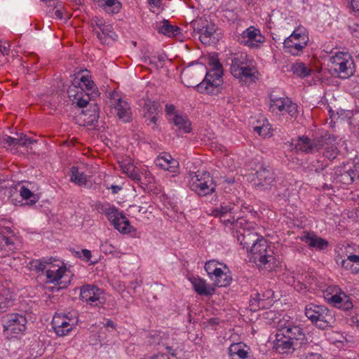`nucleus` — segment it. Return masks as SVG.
<instances>
[{
  "label": "nucleus",
  "mask_w": 359,
  "mask_h": 359,
  "mask_svg": "<svg viewBox=\"0 0 359 359\" xmlns=\"http://www.w3.org/2000/svg\"><path fill=\"white\" fill-rule=\"evenodd\" d=\"M255 263L259 267L265 266L271 269L275 264L273 251L269 247L267 241L263 237L257 241L249 249Z\"/></svg>",
  "instance_id": "obj_3"
},
{
  "label": "nucleus",
  "mask_w": 359,
  "mask_h": 359,
  "mask_svg": "<svg viewBox=\"0 0 359 359\" xmlns=\"http://www.w3.org/2000/svg\"><path fill=\"white\" fill-rule=\"evenodd\" d=\"M222 69H211L207 72L204 79L196 85L197 91L201 93L216 94L222 82Z\"/></svg>",
  "instance_id": "obj_8"
},
{
  "label": "nucleus",
  "mask_w": 359,
  "mask_h": 359,
  "mask_svg": "<svg viewBox=\"0 0 359 359\" xmlns=\"http://www.w3.org/2000/svg\"><path fill=\"white\" fill-rule=\"evenodd\" d=\"M264 41V36H262L260 33V31L256 36V38L253 40L252 42H250L251 48H258L261 43Z\"/></svg>",
  "instance_id": "obj_56"
},
{
  "label": "nucleus",
  "mask_w": 359,
  "mask_h": 359,
  "mask_svg": "<svg viewBox=\"0 0 359 359\" xmlns=\"http://www.w3.org/2000/svg\"><path fill=\"white\" fill-rule=\"evenodd\" d=\"M309 36L304 27H298L284 40L285 52L292 55H299L302 50L307 46Z\"/></svg>",
  "instance_id": "obj_7"
},
{
  "label": "nucleus",
  "mask_w": 359,
  "mask_h": 359,
  "mask_svg": "<svg viewBox=\"0 0 359 359\" xmlns=\"http://www.w3.org/2000/svg\"><path fill=\"white\" fill-rule=\"evenodd\" d=\"M160 104L155 101L147 100L144 105V109L147 116L158 115V107Z\"/></svg>",
  "instance_id": "obj_46"
},
{
  "label": "nucleus",
  "mask_w": 359,
  "mask_h": 359,
  "mask_svg": "<svg viewBox=\"0 0 359 359\" xmlns=\"http://www.w3.org/2000/svg\"><path fill=\"white\" fill-rule=\"evenodd\" d=\"M191 180L193 182L190 184V189L200 196L210 194L215 191V184L208 172L202 175L195 172Z\"/></svg>",
  "instance_id": "obj_9"
},
{
  "label": "nucleus",
  "mask_w": 359,
  "mask_h": 359,
  "mask_svg": "<svg viewBox=\"0 0 359 359\" xmlns=\"http://www.w3.org/2000/svg\"><path fill=\"white\" fill-rule=\"evenodd\" d=\"M94 99L85 93L84 91H77L74 95V99H72V100L73 103H76L79 108H84L88 106L90 107V104L93 105V104H89V101Z\"/></svg>",
  "instance_id": "obj_35"
},
{
  "label": "nucleus",
  "mask_w": 359,
  "mask_h": 359,
  "mask_svg": "<svg viewBox=\"0 0 359 359\" xmlns=\"http://www.w3.org/2000/svg\"><path fill=\"white\" fill-rule=\"evenodd\" d=\"M194 32L199 34L200 41L205 45L215 43L218 39L215 36L217 25L211 20L200 18L191 22Z\"/></svg>",
  "instance_id": "obj_5"
},
{
  "label": "nucleus",
  "mask_w": 359,
  "mask_h": 359,
  "mask_svg": "<svg viewBox=\"0 0 359 359\" xmlns=\"http://www.w3.org/2000/svg\"><path fill=\"white\" fill-rule=\"evenodd\" d=\"M100 250L105 254L113 253L115 251V248L111 244L106 241L104 243L101 244Z\"/></svg>",
  "instance_id": "obj_57"
},
{
  "label": "nucleus",
  "mask_w": 359,
  "mask_h": 359,
  "mask_svg": "<svg viewBox=\"0 0 359 359\" xmlns=\"http://www.w3.org/2000/svg\"><path fill=\"white\" fill-rule=\"evenodd\" d=\"M43 353V348L41 345L40 342L36 341L33 343L29 348V357L32 358H36L39 356H41Z\"/></svg>",
  "instance_id": "obj_48"
},
{
  "label": "nucleus",
  "mask_w": 359,
  "mask_h": 359,
  "mask_svg": "<svg viewBox=\"0 0 359 359\" xmlns=\"http://www.w3.org/2000/svg\"><path fill=\"white\" fill-rule=\"evenodd\" d=\"M159 33H162L170 37L176 36L181 34V29L177 26L172 25L168 20H164L163 25L157 27Z\"/></svg>",
  "instance_id": "obj_28"
},
{
  "label": "nucleus",
  "mask_w": 359,
  "mask_h": 359,
  "mask_svg": "<svg viewBox=\"0 0 359 359\" xmlns=\"http://www.w3.org/2000/svg\"><path fill=\"white\" fill-rule=\"evenodd\" d=\"M145 117V122L149 126L151 124H154L153 129H156V122L158 120V116L157 115H152V116H147V114L144 115Z\"/></svg>",
  "instance_id": "obj_58"
},
{
  "label": "nucleus",
  "mask_w": 359,
  "mask_h": 359,
  "mask_svg": "<svg viewBox=\"0 0 359 359\" xmlns=\"http://www.w3.org/2000/svg\"><path fill=\"white\" fill-rule=\"evenodd\" d=\"M332 71L341 79H348L355 72L353 60L348 53L339 52L330 59Z\"/></svg>",
  "instance_id": "obj_6"
},
{
  "label": "nucleus",
  "mask_w": 359,
  "mask_h": 359,
  "mask_svg": "<svg viewBox=\"0 0 359 359\" xmlns=\"http://www.w3.org/2000/svg\"><path fill=\"white\" fill-rule=\"evenodd\" d=\"M13 295L8 289H2L0 292V313L13 305Z\"/></svg>",
  "instance_id": "obj_32"
},
{
  "label": "nucleus",
  "mask_w": 359,
  "mask_h": 359,
  "mask_svg": "<svg viewBox=\"0 0 359 359\" xmlns=\"http://www.w3.org/2000/svg\"><path fill=\"white\" fill-rule=\"evenodd\" d=\"M259 32V29H255L254 27H250L243 32L242 39H243V41H241V43L250 47V42L253 41Z\"/></svg>",
  "instance_id": "obj_41"
},
{
  "label": "nucleus",
  "mask_w": 359,
  "mask_h": 359,
  "mask_svg": "<svg viewBox=\"0 0 359 359\" xmlns=\"http://www.w3.org/2000/svg\"><path fill=\"white\" fill-rule=\"evenodd\" d=\"M231 61L230 72L232 75L236 74L237 72L241 71V68L246 65V63L250 60L248 59V55L245 53H235L231 57L229 58Z\"/></svg>",
  "instance_id": "obj_21"
},
{
  "label": "nucleus",
  "mask_w": 359,
  "mask_h": 359,
  "mask_svg": "<svg viewBox=\"0 0 359 359\" xmlns=\"http://www.w3.org/2000/svg\"><path fill=\"white\" fill-rule=\"evenodd\" d=\"M339 173L336 172V174L337 175V180L339 182L347 185L353 183L356 176V170L350 169L349 170L344 172H341V170H339Z\"/></svg>",
  "instance_id": "obj_38"
},
{
  "label": "nucleus",
  "mask_w": 359,
  "mask_h": 359,
  "mask_svg": "<svg viewBox=\"0 0 359 359\" xmlns=\"http://www.w3.org/2000/svg\"><path fill=\"white\" fill-rule=\"evenodd\" d=\"M57 269H48L46 271V276L47 283H53L55 285H57V291H58L61 288H65L67 287V283L62 285V281L61 279L63 278L64 274L66 271L65 267L59 266L57 265Z\"/></svg>",
  "instance_id": "obj_19"
},
{
  "label": "nucleus",
  "mask_w": 359,
  "mask_h": 359,
  "mask_svg": "<svg viewBox=\"0 0 359 359\" xmlns=\"http://www.w3.org/2000/svg\"><path fill=\"white\" fill-rule=\"evenodd\" d=\"M335 262L338 266H340L344 269L353 273V264L349 261L348 257L346 259H343L342 257L339 255L336 257Z\"/></svg>",
  "instance_id": "obj_49"
},
{
  "label": "nucleus",
  "mask_w": 359,
  "mask_h": 359,
  "mask_svg": "<svg viewBox=\"0 0 359 359\" xmlns=\"http://www.w3.org/2000/svg\"><path fill=\"white\" fill-rule=\"evenodd\" d=\"M155 164L156 166L163 169L167 170L168 163L165 162V160H163L161 156H158L156 159L155 160Z\"/></svg>",
  "instance_id": "obj_61"
},
{
  "label": "nucleus",
  "mask_w": 359,
  "mask_h": 359,
  "mask_svg": "<svg viewBox=\"0 0 359 359\" xmlns=\"http://www.w3.org/2000/svg\"><path fill=\"white\" fill-rule=\"evenodd\" d=\"M15 250L16 245L13 239L0 233V251L2 252L1 255L6 256L13 253Z\"/></svg>",
  "instance_id": "obj_26"
},
{
  "label": "nucleus",
  "mask_w": 359,
  "mask_h": 359,
  "mask_svg": "<svg viewBox=\"0 0 359 359\" xmlns=\"http://www.w3.org/2000/svg\"><path fill=\"white\" fill-rule=\"evenodd\" d=\"M81 114L85 116L83 118V125L93 126L95 129L99 130L100 128L99 123L100 108L97 104H90V108L82 109Z\"/></svg>",
  "instance_id": "obj_18"
},
{
  "label": "nucleus",
  "mask_w": 359,
  "mask_h": 359,
  "mask_svg": "<svg viewBox=\"0 0 359 359\" xmlns=\"http://www.w3.org/2000/svg\"><path fill=\"white\" fill-rule=\"evenodd\" d=\"M175 126L177 127L176 133L177 136H182L183 134L189 133L191 131V123L185 116L175 114L172 118Z\"/></svg>",
  "instance_id": "obj_22"
},
{
  "label": "nucleus",
  "mask_w": 359,
  "mask_h": 359,
  "mask_svg": "<svg viewBox=\"0 0 359 359\" xmlns=\"http://www.w3.org/2000/svg\"><path fill=\"white\" fill-rule=\"evenodd\" d=\"M20 194L23 199H29V204L30 205L35 204L39 199L36 195L34 194L28 188L25 187V186H22L20 188Z\"/></svg>",
  "instance_id": "obj_45"
},
{
  "label": "nucleus",
  "mask_w": 359,
  "mask_h": 359,
  "mask_svg": "<svg viewBox=\"0 0 359 359\" xmlns=\"http://www.w3.org/2000/svg\"><path fill=\"white\" fill-rule=\"evenodd\" d=\"M52 258L45 259L39 260H33L30 262V266L32 269L36 270L37 272H43L48 264H52Z\"/></svg>",
  "instance_id": "obj_42"
},
{
  "label": "nucleus",
  "mask_w": 359,
  "mask_h": 359,
  "mask_svg": "<svg viewBox=\"0 0 359 359\" xmlns=\"http://www.w3.org/2000/svg\"><path fill=\"white\" fill-rule=\"evenodd\" d=\"M27 323L25 315L18 313H8L1 318L4 330L8 334H22Z\"/></svg>",
  "instance_id": "obj_10"
},
{
  "label": "nucleus",
  "mask_w": 359,
  "mask_h": 359,
  "mask_svg": "<svg viewBox=\"0 0 359 359\" xmlns=\"http://www.w3.org/2000/svg\"><path fill=\"white\" fill-rule=\"evenodd\" d=\"M292 70L294 74L301 77L305 78L311 75L313 70L308 67L303 62H296L292 65Z\"/></svg>",
  "instance_id": "obj_37"
},
{
  "label": "nucleus",
  "mask_w": 359,
  "mask_h": 359,
  "mask_svg": "<svg viewBox=\"0 0 359 359\" xmlns=\"http://www.w3.org/2000/svg\"><path fill=\"white\" fill-rule=\"evenodd\" d=\"M10 49V44L8 42H5L4 45L0 44V53L3 55H8Z\"/></svg>",
  "instance_id": "obj_64"
},
{
  "label": "nucleus",
  "mask_w": 359,
  "mask_h": 359,
  "mask_svg": "<svg viewBox=\"0 0 359 359\" xmlns=\"http://www.w3.org/2000/svg\"><path fill=\"white\" fill-rule=\"evenodd\" d=\"M299 277L303 281L304 284L306 286L308 290L314 289V286H316V278H315L314 276H313L311 273H306L304 274H302Z\"/></svg>",
  "instance_id": "obj_47"
},
{
  "label": "nucleus",
  "mask_w": 359,
  "mask_h": 359,
  "mask_svg": "<svg viewBox=\"0 0 359 359\" xmlns=\"http://www.w3.org/2000/svg\"><path fill=\"white\" fill-rule=\"evenodd\" d=\"M179 168V163L175 159L171 160V161L168 165V168L166 170H168L170 172H177Z\"/></svg>",
  "instance_id": "obj_59"
},
{
  "label": "nucleus",
  "mask_w": 359,
  "mask_h": 359,
  "mask_svg": "<svg viewBox=\"0 0 359 359\" xmlns=\"http://www.w3.org/2000/svg\"><path fill=\"white\" fill-rule=\"evenodd\" d=\"M205 269L210 276L216 274V270H219L220 268H217L214 262H208L205 264Z\"/></svg>",
  "instance_id": "obj_53"
},
{
  "label": "nucleus",
  "mask_w": 359,
  "mask_h": 359,
  "mask_svg": "<svg viewBox=\"0 0 359 359\" xmlns=\"http://www.w3.org/2000/svg\"><path fill=\"white\" fill-rule=\"evenodd\" d=\"M65 320V318L61 317V316H54L52 325L53 330L55 332V334L58 337H64L65 336V332H64V330L61 329L62 324L63 323V321Z\"/></svg>",
  "instance_id": "obj_44"
},
{
  "label": "nucleus",
  "mask_w": 359,
  "mask_h": 359,
  "mask_svg": "<svg viewBox=\"0 0 359 359\" xmlns=\"http://www.w3.org/2000/svg\"><path fill=\"white\" fill-rule=\"evenodd\" d=\"M123 172L126 173L132 180L138 184H142L141 177L139 174V170L133 164H124L121 165Z\"/></svg>",
  "instance_id": "obj_33"
},
{
  "label": "nucleus",
  "mask_w": 359,
  "mask_h": 359,
  "mask_svg": "<svg viewBox=\"0 0 359 359\" xmlns=\"http://www.w3.org/2000/svg\"><path fill=\"white\" fill-rule=\"evenodd\" d=\"M229 359H246L248 354L241 343L231 344L229 348Z\"/></svg>",
  "instance_id": "obj_29"
},
{
  "label": "nucleus",
  "mask_w": 359,
  "mask_h": 359,
  "mask_svg": "<svg viewBox=\"0 0 359 359\" xmlns=\"http://www.w3.org/2000/svg\"><path fill=\"white\" fill-rule=\"evenodd\" d=\"M241 71L237 72L236 74L233 76L239 80L242 84L255 82L257 79L256 74L257 70L254 67L252 61L250 60L246 63V65L241 67Z\"/></svg>",
  "instance_id": "obj_17"
},
{
  "label": "nucleus",
  "mask_w": 359,
  "mask_h": 359,
  "mask_svg": "<svg viewBox=\"0 0 359 359\" xmlns=\"http://www.w3.org/2000/svg\"><path fill=\"white\" fill-rule=\"evenodd\" d=\"M115 109L119 120L124 123L132 121V112L129 104L122 99H118L115 103Z\"/></svg>",
  "instance_id": "obj_20"
},
{
  "label": "nucleus",
  "mask_w": 359,
  "mask_h": 359,
  "mask_svg": "<svg viewBox=\"0 0 359 359\" xmlns=\"http://www.w3.org/2000/svg\"><path fill=\"white\" fill-rule=\"evenodd\" d=\"M348 29L353 36L359 38V22H353L350 23Z\"/></svg>",
  "instance_id": "obj_54"
},
{
  "label": "nucleus",
  "mask_w": 359,
  "mask_h": 359,
  "mask_svg": "<svg viewBox=\"0 0 359 359\" xmlns=\"http://www.w3.org/2000/svg\"><path fill=\"white\" fill-rule=\"evenodd\" d=\"M278 331L285 335L290 340L298 342L300 346L307 344V339L303 329L299 325H293L291 323L278 322Z\"/></svg>",
  "instance_id": "obj_13"
},
{
  "label": "nucleus",
  "mask_w": 359,
  "mask_h": 359,
  "mask_svg": "<svg viewBox=\"0 0 359 359\" xmlns=\"http://www.w3.org/2000/svg\"><path fill=\"white\" fill-rule=\"evenodd\" d=\"M330 302L334 306L341 309L345 311H349L353 307V304L350 298L344 293L332 295L330 299Z\"/></svg>",
  "instance_id": "obj_23"
},
{
  "label": "nucleus",
  "mask_w": 359,
  "mask_h": 359,
  "mask_svg": "<svg viewBox=\"0 0 359 359\" xmlns=\"http://www.w3.org/2000/svg\"><path fill=\"white\" fill-rule=\"evenodd\" d=\"M81 81L83 88L85 87L87 93L92 98H96L99 96L100 93L97 86H95L93 81L88 77V75H82Z\"/></svg>",
  "instance_id": "obj_27"
},
{
  "label": "nucleus",
  "mask_w": 359,
  "mask_h": 359,
  "mask_svg": "<svg viewBox=\"0 0 359 359\" xmlns=\"http://www.w3.org/2000/svg\"><path fill=\"white\" fill-rule=\"evenodd\" d=\"M100 42L103 44L107 43V38L114 39L115 33L112 30L111 25H104L100 30L95 31V34Z\"/></svg>",
  "instance_id": "obj_30"
},
{
  "label": "nucleus",
  "mask_w": 359,
  "mask_h": 359,
  "mask_svg": "<svg viewBox=\"0 0 359 359\" xmlns=\"http://www.w3.org/2000/svg\"><path fill=\"white\" fill-rule=\"evenodd\" d=\"M294 287L296 290L299 292H302L303 290H308V288L304 284L303 281L299 276L297 278V280H294Z\"/></svg>",
  "instance_id": "obj_55"
},
{
  "label": "nucleus",
  "mask_w": 359,
  "mask_h": 359,
  "mask_svg": "<svg viewBox=\"0 0 359 359\" xmlns=\"http://www.w3.org/2000/svg\"><path fill=\"white\" fill-rule=\"evenodd\" d=\"M100 212L104 213L108 220L111 222L116 229L122 233H129L135 231V229L130 225V221L120 212L114 205L102 204L99 208Z\"/></svg>",
  "instance_id": "obj_4"
},
{
  "label": "nucleus",
  "mask_w": 359,
  "mask_h": 359,
  "mask_svg": "<svg viewBox=\"0 0 359 359\" xmlns=\"http://www.w3.org/2000/svg\"><path fill=\"white\" fill-rule=\"evenodd\" d=\"M72 87L74 88L75 89L80 88L81 91H84V89L83 88L82 86V81H81V77L80 79L75 78L73 81Z\"/></svg>",
  "instance_id": "obj_62"
},
{
  "label": "nucleus",
  "mask_w": 359,
  "mask_h": 359,
  "mask_svg": "<svg viewBox=\"0 0 359 359\" xmlns=\"http://www.w3.org/2000/svg\"><path fill=\"white\" fill-rule=\"evenodd\" d=\"M105 24L106 23L104 22V20L102 19L99 18L98 17H96V16L93 18L92 22H91V27L93 28V32L95 34V31H97L96 29V28H98L99 30H100Z\"/></svg>",
  "instance_id": "obj_52"
},
{
  "label": "nucleus",
  "mask_w": 359,
  "mask_h": 359,
  "mask_svg": "<svg viewBox=\"0 0 359 359\" xmlns=\"http://www.w3.org/2000/svg\"><path fill=\"white\" fill-rule=\"evenodd\" d=\"M326 136L321 135L313 139L307 136L299 137L297 142L294 144L293 149L307 154L318 151L325 143ZM293 146V144H292Z\"/></svg>",
  "instance_id": "obj_12"
},
{
  "label": "nucleus",
  "mask_w": 359,
  "mask_h": 359,
  "mask_svg": "<svg viewBox=\"0 0 359 359\" xmlns=\"http://www.w3.org/2000/svg\"><path fill=\"white\" fill-rule=\"evenodd\" d=\"M70 180L79 186H86L87 184V176L83 172H80L76 166L71 168Z\"/></svg>",
  "instance_id": "obj_31"
},
{
  "label": "nucleus",
  "mask_w": 359,
  "mask_h": 359,
  "mask_svg": "<svg viewBox=\"0 0 359 359\" xmlns=\"http://www.w3.org/2000/svg\"><path fill=\"white\" fill-rule=\"evenodd\" d=\"M304 313L311 323L320 330L332 327L335 322L332 311L324 306L310 303L305 306Z\"/></svg>",
  "instance_id": "obj_2"
},
{
  "label": "nucleus",
  "mask_w": 359,
  "mask_h": 359,
  "mask_svg": "<svg viewBox=\"0 0 359 359\" xmlns=\"http://www.w3.org/2000/svg\"><path fill=\"white\" fill-rule=\"evenodd\" d=\"M0 144L4 148H11L20 146L18 137H10L7 135H4L0 137Z\"/></svg>",
  "instance_id": "obj_43"
},
{
  "label": "nucleus",
  "mask_w": 359,
  "mask_h": 359,
  "mask_svg": "<svg viewBox=\"0 0 359 359\" xmlns=\"http://www.w3.org/2000/svg\"><path fill=\"white\" fill-rule=\"evenodd\" d=\"M99 6L107 13L114 14L120 11L121 4L118 0H104V3L99 4Z\"/></svg>",
  "instance_id": "obj_36"
},
{
  "label": "nucleus",
  "mask_w": 359,
  "mask_h": 359,
  "mask_svg": "<svg viewBox=\"0 0 359 359\" xmlns=\"http://www.w3.org/2000/svg\"><path fill=\"white\" fill-rule=\"evenodd\" d=\"M78 319H69V321L65 319L60 327L61 329L64 330L65 336L67 335L70 331L72 330L74 326L77 323Z\"/></svg>",
  "instance_id": "obj_50"
},
{
  "label": "nucleus",
  "mask_w": 359,
  "mask_h": 359,
  "mask_svg": "<svg viewBox=\"0 0 359 359\" xmlns=\"http://www.w3.org/2000/svg\"><path fill=\"white\" fill-rule=\"evenodd\" d=\"M250 310L255 311L261 309L266 307L265 299L261 297L259 293L257 292L254 295L251 296L250 300Z\"/></svg>",
  "instance_id": "obj_40"
},
{
  "label": "nucleus",
  "mask_w": 359,
  "mask_h": 359,
  "mask_svg": "<svg viewBox=\"0 0 359 359\" xmlns=\"http://www.w3.org/2000/svg\"><path fill=\"white\" fill-rule=\"evenodd\" d=\"M302 240L310 248H316L318 250H323L328 246V242L326 240L315 234L308 233L304 236Z\"/></svg>",
  "instance_id": "obj_24"
},
{
  "label": "nucleus",
  "mask_w": 359,
  "mask_h": 359,
  "mask_svg": "<svg viewBox=\"0 0 359 359\" xmlns=\"http://www.w3.org/2000/svg\"><path fill=\"white\" fill-rule=\"evenodd\" d=\"M235 205L233 204H222L219 208L212 210L210 215L222 219L228 213L230 215L234 212Z\"/></svg>",
  "instance_id": "obj_34"
},
{
  "label": "nucleus",
  "mask_w": 359,
  "mask_h": 359,
  "mask_svg": "<svg viewBox=\"0 0 359 359\" xmlns=\"http://www.w3.org/2000/svg\"><path fill=\"white\" fill-rule=\"evenodd\" d=\"M215 277V284L218 287H226L230 285L231 282V277L229 276L227 273H224L221 269L219 270H216Z\"/></svg>",
  "instance_id": "obj_39"
},
{
  "label": "nucleus",
  "mask_w": 359,
  "mask_h": 359,
  "mask_svg": "<svg viewBox=\"0 0 359 359\" xmlns=\"http://www.w3.org/2000/svg\"><path fill=\"white\" fill-rule=\"evenodd\" d=\"M191 282L194 290L200 295L209 296L215 292L213 287H207L205 281L198 277H194L191 279Z\"/></svg>",
  "instance_id": "obj_25"
},
{
  "label": "nucleus",
  "mask_w": 359,
  "mask_h": 359,
  "mask_svg": "<svg viewBox=\"0 0 359 359\" xmlns=\"http://www.w3.org/2000/svg\"><path fill=\"white\" fill-rule=\"evenodd\" d=\"M210 65L212 69H222V66L219 61L215 57H211L210 60Z\"/></svg>",
  "instance_id": "obj_63"
},
{
  "label": "nucleus",
  "mask_w": 359,
  "mask_h": 359,
  "mask_svg": "<svg viewBox=\"0 0 359 359\" xmlns=\"http://www.w3.org/2000/svg\"><path fill=\"white\" fill-rule=\"evenodd\" d=\"M80 298L93 306L101 307L106 302L103 290L95 285H85L80 289Z\"/></svg>",
  "instance_id": "obj_11"
},
{
  "label": "nucleus",
  "mask_w": 359,
  "mask_h": 359,
  "mask_svg": "<svg viewBox=\"0 0 359 359\" xmlns=\"http://www.w3.org/2000/svg\"><path fill=\"white\" fill-rule=\"evenodd\" d=\"M284 106H287V113L292 118H296L298 115L297 105L289 98L276 97L271 95L269 108L272 112L276 110L283 112Z\"/></svg>",
  "instance_id": "obj_15"
},
{
  "label": "nucleus",
  "mask_w": 359,
  "mask_h": 359,
  "mask_svg": "<svg viewBox=\"0 0 359 359\" xmlns=\"http://www.w3.org/2000/svg\"><path fill=\"white\" fill-rule=\"evenodd\" d=\"M224 223L228 224L229 223L233 224L234 228L237 229L236 237L238 241L243 249L249 250L251 245H253L257 241H259L262 236L254 231L255 224L250 222L243 217H238L236 220L234 217H231V219H224Z\"/></svg>",
  "instance_id": "obj_1"
},
{
  "label": "nucleus",
  "mask_w": 359,
  "mask_h": 359,
  "mask_svg": "<svg viewBox=\"0 0 359 359\" xmlns=\"http://www.w3.org/2000/svg\"><path fill=\"white\" fill-rule=\"evenodd\" d=\"M78 257L83 258L86 261H89L91 257V252L87 249H83L81 252H77Z\"/></svg>",
  "instance_id": "obj_60"
},
{
  "label": "nucleus",
  "mask_w": 359,
  "mask_h": 359,
  "mask_svg": "<svg viewBox=\"0 0 359 359\" xmlns=\"http://www.w3.org/2000/svg\"><path fill=\"white\" fill-rule=\"evenodd\" d=\"M255 175L256 178L254 180V184L258 190H269L273 186L275 177L270 167L262 165L257 170Z\"/></svg>",
  "instance_id": "obj_14"
},
{
  "label": "nucleus",
  "mask_w": 359,
  "mask_h": 359,
  "mask_svg": "<svg viewBox=\"0 0 359 359\" xmlns=\"http://www.w3.org/2000/svg\"><path fill=\"white\" fill-rule=\"evenodd\" d=\"M298 342H294L287 338L285 335L278 331L276 334V339L274 340V348L276 350L281 353H292L295 350L300 348Z\"/></svg>",
  "instance_id": "obj_16"
},
{
  "label": "nucleus",
  "mask_w": 359,
  "mask_h": 359,
  "mask_svg": "<svg viewBox=\"0 0 359 359\" xmlns=\"http://www.w3.org/2000/svg\"><path fill=\"white\" fill-rule=\"evenodd\" d=\"M18 137V142L20 146L27 147L29 144H32L34 142H36V140H33L31 137H28L26 135L21 133L20 135L16 134Z\"/></svg>",
  "instance_id": "obj_51"
}]
</instances>
